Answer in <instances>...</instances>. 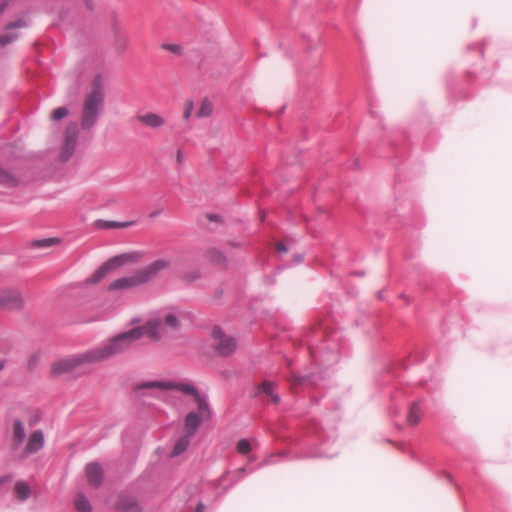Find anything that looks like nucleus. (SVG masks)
<instances>
[{
    "instance_id": "obj_35",
    "label": "nucleus",
    "mask_w": 512,
    "mask_h": 512,
    "mask_svg": "<svg viewBox=\"0 0 512 512\" xmlns=\"http://www.w3.org/2000/svg\"><path fill=\"white\" fill-rule=\"evenodd\" d=\"M7 5H8V2H4V3H2V4L0 5V13H3V12H4V10H5V8H6V6H7Z\"/></svg>"
},
{
    "instance_id": "obj_38",
    "label": "nucleus",
    "mask_w": 512,
    "mask_h": 512,
    "mask_svg": "<svg viewBox=\"0 0 512 512\" xmlns=\"http://www.w3.org/2000/svg\"><path fill=\"white\" fill-rule=\"evenodd\" d=\"M196 278H199V273L198 272H195L194 275H193V279H196Z\"/></svg>"
},
{
    "instance_id": "obj_19",
    "label": "nucleus",
    "mask_w": 512,
    "mask_h": 512,
    "mask_svg": "<svg viewBox=\"0 0 512 512\" xmlns=\"http://www.w3.org/2000/svg\"><path fill=\"white\" fill-rule=\"evenodd\" d=\"M14 492L20 501H24L29 498L31 490L29 485L24 481H17L14 485Z\"/></svg>"
},
{
    "instance_id": "obj_14",
    "label": "nucleus",
    "mask_w": 512,
    "mask_h": 512,
    "mask_svg": "<svg viewBox=\"0 0 512 512\" xmlns=\"http://www.w3.org/2000/svg\"><path fill=\"white\" fill-rule=\"evenodd\" d=\"M26 25L27 23L23 19H19L15 22L8 24L6 27V32L0 34V47H4L7 44L14 41L18 37V34L15 33L14 30L18 28H24L26 27Z\"/></svg>"
},
{
    "instance_id": "obj_23",
    "label": "nucleus",
    "mask_w": 512,
    "mask_h": 512,
    "mask_svg": "<svg viewBox=\"0 0 512 512\" xmlns=\"http://www.w3.org/2000/svg\"><path fill=\"white\" fill-rule=\"evenodd\" d=\"M75 507L78 512H90L91 506L87 498L82 495L78 494L75 498Z\"/></svg>"
},
{
    "instance_id": "obj_27",
    "label": "nucleus",
    "mask_w": 512,
    "mask_h": 512,
    "mask_svg": "<svg viewBox=\"0 0 512 512\" xmlns=\"http://www.w3.org/2000/svg\"><path fill=\"white\" fill-rule=\"evenodd\" d=\"M237 451L240 454H248L251 451L250 442L246 439H242L237 444Z\"/></svg>"
},
{
    "instance_id": "obj_30",
    "label": "nucleus",
    "mask_w": 512,
    "mask_h": 512,
    "mask_svg": "<svg viewBox=\"0 0 512 512\" xmlns=\"http://www.w3.org/2000/svg\"><path fill=\"white\" fill-rule=\"evenodd\" d=\"M123 510H124L125 512H140V511H141V508H140V506H139V504H138V503H136V502H132V503H130L128 506L123 507Z\"/></svg>"
},
{
    "instance_id": "obj_31",
    "label": "nucleus",
    "mask_w": 512,
    "mask_h": 512,
    "mask_svg": "<svg viewBox=\"0 0 512 512\" xmlns=\"http://www.w3.org/2000/svg\"><path fill=\"white\" fill-rule=\"evenodd\" d=\"M176 161L178 164H181L183 161H184V154L182 152V150H177L176 152Z\"/></svg>"
},
{
    "instance_id": "obj_9",
    "label": "nucleus",
    "mask_w": 512,
    "mask_h": 512,
    "mask_svg": "<svg viewBox=\"0 0 512 512\" xmlns=\"http://www.w3.org/2000/svg\"><path fill=\"white\" fill-rule=\"evenodd\" d=\"M170 390V389H178L182 391L185 394H190L193 396L195 404H197V398H203L197 390L189 384H178L174 385L171 382H164V381H144L141 383L136 384L135 390Z\"/></svg>"
},
{
    "instance_id": "obj_5",
    "label": "nucleus",
    "mask_w": 512,
    "mask_h": 512,
    "mask_svg": "<svg viewBox=\"0 0 512 512\" xmlns=\"http://www.w3.org/2000/svg\"><path fill=\"white\" fill-rule=\"evenodd\" d=\"M144 254L139 251L123 253L114 256L104 262L94 273L86 279V283L90 285L101 282L107 275L115 272L126 264H136L142 261Z\"/></svg>"
},
{
    "instance_id": "obj_29",
    "label": "nucleus",
    "mask_w": 512,
    "mask_h": 512,
    "mask_svg": "<svg viewBox=\"0 0 512 512\" xmlns=\"http://www.w3.org/2000/svg\"><path fill=\"white\" fill-rule=\"evenodd\" d=\"M163 49L171 51L175 54H181L182 51L181 47L177 44H165L163 45Z\"/></svg>"
},
{
    "instance_id": "obj_13",
    "label": "nucleus",
    "mask_w": 512,
    "mask_h": 512,
    "mask_svg": "<svg viewBox=\"0 0 512 512\" xmlns=\"http://www.w3.org/2000/svg\"><path fill=\"white\" fill-rule=\"evenodd\" d=\"M136 119L139 123L151 129H159L166 124L165 118L154 112L139 114Z\"/></svg>"
},
{
    "instance_id": "obj_26",
    "label": "nucleus",
    "mask_w": 512,
    "mask_h": 512,
    "mask_svg": "<svg viewBox=\"0 0 512 512\" xmlns=\"http://www.w3.org/2000/svg\"><path fill=\"white\" fill-rule=\"evenodd\" d=\"M58 242L59 241L55 238H47V239L34 241L32 245L34 247H38V248H45V247H50L53 244H56Z\"/></svg>"
},
{
    "instance_id": "obj_17",
    "label": "nucleus",
    "mask_w": 512,
    "mask_h": 512,
    "mask_svg": "<svg viewBox=\"0 0 512 512\" xmlns=\"http://www.w3.org/2000/svg\"><path fill=\"white\" fill-rule=\"evenodd\" d=\"M206 258L211 263L219 266L225 265L227 260L224 253L218 248H209L206 251Z\"/></svg>"
},
{
    "instance_id": "obj_21",
    "label": "nucleus",
    "mask_w": 512,
    "mask_h": 512,
    "mask_svg": "<svg viewBox=\"0 0 512 512\" xmlns=\"http://www.w3.org/2000/svg\"><path fill=\"white\" fill-rule=\"evenodd\" d=\"M422 418V411L420 409V406L417 403H413L410 407L408 416H407V422L410 425H417Z\"/></svg>"
},
{
    "instance_id": "obj_32",
    "label": "nucleus",
    "mask_w": 512,
    "mask_h": 512,
    "mask_svg": "<svg viewBox=\"0 0 512 512\" xmlns=\"http://www.w3.org/2000/svg\"><path fill=\"white\" fill-rule=\"evenodd\" d=\"M276 249H277V251L282 252V253H285V252H287V250H288V249H287V247L284 245V243H283V242H278V243L276 244Z\"/></svg>"
},
{
    "instance_id": "obj_25",
    "label": "nucleus",
    "mask_w": 512,
    "mask_h": 512,
    "mask_svg": "<svg viewBox=\"0 0 512 512\" xmlns=\"http://www.w3.org/2000/svg\"><path fill=\"white\" fill-rule=\"evenodd\" d=\"M69 110L66 107H58L51 112V119L53 121H59L64 117L68 116Z\"/></svg>"
},
{
    "instance_id": "obj_3",
    "label": "nucleus",
    "mask_w": 512,
    "mask_h": 512,
    "mask_svg": "<svg viewBox=\"0 0 512 512\" xmlns=\"http://www.w3.org/2000/svg\"><path fill=\"white\" fill-rule=\"evenodd\" d=\"M26 430L21 420H14L12 427L11 450L20 459L24 460L30 455L39 452L45 443V436L42 430L32 431L24 444Z\"/></svg>"
},
{
    "instance_id": "obj_37",
    "label": "nucleus",
    "mask_w": 512,
    "mask_h": 512,
    "mask_svg": "<svg viewBox=\"0 0 512 512\" xmlns=\"http://www.w3.org/2000/svg\"><path fill=\"white\" fill-rule=\"evenodd\" d=\"M5 368V361H0V373L4 370Z\"/></svg>"
},
{
    "instance_id": "obj_7",
    "label": "nucleus",
    "mask_w": 512,
    "mask_h": 512,
    "mask_svg": "<svg viewBox=\"0 0 512 512\" xmlns=\"http://www.w3.org/2000/svg\"><path fill=\"white\" fill-rule=\"evenodd\" d=\"M25 307V298L20 289L16 287L0 288V310L5 312H19Z\"/></svg>"
},
{
    "instance_id": "obj_20",
    "label": "nucleus",
    "mask_w": 512,
    "mask_h": 512,
    "mask_svg": "<svg viewBox=\"0 0 512 512\" xmlns=\"http://www.w3.org/2000/svg\"><path fill=\"white\" fill-rule=\"evenodd\" d=\"M190 439H191V436H188L183 433V435L175 443V445L171 451V456H178L181 453H183L184 451H186V449L188 448V446L190 444Z\"/></svg>"
},
{
    "instance_id": "obj_39",
    "label": "nucleus",
    "mask_w": 512,
    "mask_h": 512,
    "mask_svg": "<svg viewBox=\"0 0 512 512\" xmlns=\"http://www.w3.org/2000/svg\"><path fill=\"white\" fill-rule=\"evenodd\" d=\"M3 482H4V479L0 478V484H2Z\"/></svg>"
},
{
    "instance_id": "obj_12",
    "label": "nucleus",
    "mask_w": 512,
    "mask_h": 512,
    "mask_svg": "<svg viewBox=\"0 0 512 512\" xmlns=\"http://www.w3.org/2000/svg\"><path fill=\"white\" fill-rule=\"evenodd\" d=\"M172 261L170 258H158L145 267L140 268V273L145 283L152 281L161 272L170 269Z\"/></svg>"
},
{
    "instance_id": "obj_33",
    "label": "nucleus",
    "mask_w": 512,
    "mask_h": 512,
    "mask_svg": "<svg viewBox=\"0 0 512 512\" xmlns=\"http://www.w3.org/2000/svg\"><path fill=\"white\" fill-rule=\"evenodd\" d=\"M246 473V469L244 467L242 468H239L238 470H236L235 472V475H236V478L237 479H240L244 476V474Z\"/></svg>"
},
{
    "instance_id": "obj_18",
    "label": "nucleus",
    "mask_w": 512,
    "mask_h": 512,
    "mask_svg": "<svg viewBox=\"0 0 512 512\" xmlns=\"http://www.w3.org/2000/svg\"><path fill=\"white\" fill-rule=\"evenodd\" d=\"M0 185L6 187H15L18 185L17 177L9 170L0 166Z\"/></svg>"
},
{
    "instance_id": "obj_4",
    "label": "nucleus",
    "mask_w": 512,
    "mask_h": 512,
    "mask_svg": "<svg viewBox=\"0 0 512 512\" xmlns=\"http://www.w3.org/2000/svg\"><path fill=\"white\" fill-rule=\"evenodd\" d=\"M104 104V90L99 81H94L92 90L83 101L81 126L84 130L92 128L102 111Z\"/></svg>"
},
{
    "instance_id": "obj_1",
    "label": "nucleus",
    "mask_w": 512,
    "mask_h": 512,
    "mask_svg": "<svg viewBox=\"0 0 512 512\" xmlns=\"http://www.w3.org/2000/svg\"><path fill=\"white\" fill-rule=\"evenodd\" d=\"M114 355L116 354L109 340L102 346L55 361L51 366V374L59 376L70 373L82 365L98 363Z\"/></svg>"
},
{
    "instance_id": "obj_36",
    "label": "nucleus",
    "mask_w": 512,
    "mask_h": 512,
    "mask_svg": "<svg viewBox=\"0 0 512 512\" xmlns=\"http://www.w3.org/2000/svg\"><path fill=\"white\" fill-rule=\"evenodd\" d=\"M204 509H205L204 506L202 504H199L197 506L196 512H204Z\"/></svg>"
},
{
    "instance_id": "obj_6",
    "label": "nucleus",
    "mask_w": 512,
    "mask_h": 512,
    "mask_svg": "<svg viewBox=\"0 0 512 512\" xmlns=\"http://www.w3.org/2000/svg\"><path fill=\"white\" fill-rule=\"evenodd\" d=\"M197 411L189 412L184 419L183 433L193 436L203 420L210 417L209 405L205 398H197Z\"/></svg>"
},
{
    "instance_id": "obj_16",
    "label": "nucleus",
    "mask_w": 512,
    "mask_h": 512,
    "mask_svg": "<svg viewBox=\"0 0 512 512\" xmlns=\"http://www.w3.org/2000/svg\"><path fill=\"white\" fill-rule=\"evenodd\" d=\"M257 391L255 395L264 394L269 397L270 402L274 404H278L280 402V397L274 393L275 384L271 381H264L257 386Z\"/></svg>"
},
{
    "instance_id": "obj_28",
    "label": "nucleus",
    "mask_w": 512,
    "mask_h": 512,
    "mask_svg": "<svg viewBox=\"0 0 512 512\" xmlns=\"http://www.w3.org/2000/svg\"><path fill=\"white\" fill-rule=\"evenodd\" d=\"M193 109V102L191 100H186L184 103L183 118L188 119L191 116Z\"/></svg>"
},
{
    "instance_id": "obj_10",
    "label": "nucleus",
    "mask_w": 512,
    "mask_h": 512,
    "mask_svg": "<svg viewBox=\"0 0 512 512\" xmlns=\"http://www.w3.org/2000/svg\"><path fill=\"white\" fill-rule=\"evenodd\" d=\"M144 278L142 277L140 270H136L132 275L119 277L107 286L108 292H120L133 290L139 286L145 285Z\"/></svg>"
},
{
    "instance_id": "obj_2",
    "label": "nucleus",
    "mask_w": 512,
    "mask_h": 512,
    "mask_svg": "<svg viewBox=\"0 0 512 512\" xmlns=\"http://www.w3.org/2000/svg\"><path fill=\"white\" fill-rule=\"evenodd\" d=\"M167 333L162 319L155 318L148 321L145 325L138 326L127 332L121 333L110 340L115 354L127 350L135 341L143 336L151 340L158 341Z\"/></svg>"
},
{
    "instance_id": "obj_34",
    "label": "nucleus",
    "mask_w": 512,
    "mask_h": 512,
    "mask_svg": "<svg viewBox=\"0 0 512 512\" xmlns=\"http://www.w3.org/2000/svg\"><path fill=\"white\" fill-rule=\"evenodd\" d=\"M129 226V223H118V222H113L110 224V227H116V228H124V227H127Z\"/></svg>"
},
{
    "instance_id": "obj_15",
    "label": "nucleus",
    "mask_w": 512,
    "mask_h": 512,
    "mask_svg": "<svg viewBox=\"0 0 512 512\" xmlns=\"http://www.w3.org/2000/svg\"><path fill=\"white\" fill-rule=\"evenodd\" d=\"M87 481L91 486L98 487L103 480V469L97 463H90L86 466Z\"/></svg>"
},
{
    "instance_id": "obj_8",
    "label": "nucleus",
    "mask_w": 512,
    "mask_h": 512,
    "mask_svg": "<svg viewBox=\"0 0 512 512\" xmlns=\"http://www.w3.org/2000/svg\"><path fill=\"white\" fill-rule=\"evenodd\" d=\"M212 346L218 355L227 357L236 351L237 341L221 328L215 327L212 330Z\"/></svg>"
},
{
    "instance_id": "obj_22",
    "label": "nucleus",
    "mask_w": 512,
    "mask_h": 512,
    "mask_svg": "<svg viewBox=\"0 0 512 512\" xmlns=\"http://www.w3.org/2000/svg\"><path fill=\"white\" fill-rule=\"evenodd\" d=\"M159 319H162L167 332L170 330H176L179 326L178 318L172 313L166 314L163 317H159Z\"/></svg>"
},
{
    "instance_id": "obj_24",
    "label": "nucleus",
    "mask_w": 512,
    "mask_h": 512,
    "mask_svg": "<svg viewBox=\"0 0 512 512\" xmlns=\"http://www.w3.org/2000/svg\"><path fill=\"white\" fill-rule=\"evenodd\" d=\"M213 110L212 104L208 100H203L201 106L197 112L198 117H208L211 115Z\"/></svg>"
},
{
    "instance_id": "obj_11",
    "label": "nucleus",
    "mask_w": 512,
    "mask_h": 512,
    "mask_svg": "<svg viewBox=\"0 0 512 512\" xmlns=\"http://www.w3.org/2000/svg\"><path fill=\"white\" fill-rule=\"evenodd\" d=\"M79 135L78 125L75 122L69 123L64 131V140L61 146L60 157L66 161L73 155Z\"/></svg>"
}]
</instances>
